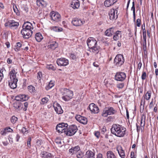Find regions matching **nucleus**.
I'll return each mask as SVG.
<instances>
[{
  "mask_svg": "<svg viewBox=\"0 0 158 158\" xmlns=\"http://www.w3.org/2000/svg\"><path fill=\"white\" fill-rule=\"evenodd\" d=\"M114 33L113 28L111 27L107 29L105 32V35L108 36H112Z\"/></svg>",
  "mask_w": 158,
  "mask_h": 158,
  "instance_id": "29",
  "label": "nucleus"
},
{
  "mask_svg": "<svg viewBox=\"0 0 158 158\" xmlns=\"http://www.w3.org/2000/svg\"><path fill=\"white\" fill-rule=\"evenodd\" d=\"M21 33L24 38L28 39L31 36L32 31L31 30L23 28L21 31Z\"/></svg>",
  "mask_w": 158,
  "mask_h": 158,
  "instance_id": "9",
  "label": "nucleus"
},
{
  "mask_svg": "<svg viewBox=\"0 0 158 158\" xmlns=\"http://www.w3.org/2000/svg\"><path fill=\"white\" fill-rule=\"evenodd\" d=\"M53 106L54 110L56 113L58 114H61L63 113V110L60 105L57 102L53 104Z\"/></svg>",
  "mask_w": 158,
  "mask_h": 158,
  "instance_id": "16",
  "label": "nucleus"
},
{
  "mask_svg": "<svg viewBox=\"0 0 158 158\" xmlns=\"http://www.w3.org/2000/svg\"><path fill=\"white\" fill-rule=\"evenodd\" d=\"M89 108L92 113L96 114L99 112V108L94 103L90 104Z\"/></svg>",
  "mask_w": 158,
  "mask_h": 158,
  "instance_id": "13",
  "label": "nucleus"
},
{
  "mask_svg": "<svg viewBox=\"0 0 158 158\" xmlns=\"http://www.w3.org/2000/svg\"><path fill=\"white\" fill-rule=\"evenodd\" d=\"M13 106L16 109L20 110L23 108V104L21 102H16L14 103Z\"/></svg>",
  "mask_w": 158,
  "mask_h": 158,
  "instance_id": "23",
  "label": "nucleus"
},
{
  "mask_svg": "<svg viewBox=\"0 0 158 158\" xmlns=\"http://www.w3.org/2000/svg\"><path fill=\"white\" fill-rule=\"evenodd\" d=\"M87 43L90 51L92 52L95 55L99 53L100 48L99 46L98 45L97 41L94 38L89 37L87 40Z\"/></svg>",
  "mask_w": 158,
  "mask_h": 158,
  "instance_id": "2",
  "label": "nucleus"
},
{
  "mask_svg": "<svg viewBox=\"0 0 158 158\" xmlns=\"http://www.w3.org/2000/svg\"><path fill=\"white\" fill-rule=\"evenodd\" d=\"M116 112V110L112 107H106L104 109L101 115L103 117H106L108 115L114 114Z\"/></svg>",
  "mask_w": 158,
  "mask_h": 158,
  "instance_id": "5",
  "label": "nucleus"
},
{
  "mask_svg": "<svg viewBox=\"0 0 158 158\" xmlns=\"http://www.w3.org/2000/svg\"><path fill=\"white\" fill-rule=\"evenodd\" d=\"M146 116L145 115L143 114L141 115V121L140 123V126L141 127L144 128L145 123Z\"/></svg>",
  "mask_w": 158,
  "mask_h": 158,
  "instance_id": "32",
  "label": "nucleus"
},
{
  "mask_svg": "<svg viewBox=\"0 0 158 158\" xmlns=\"http://www.w3.org/2000/svg\"><path fill=\"white\" fill-rule=\"evenodd\" d=\"M141 20L139 19H137L136 21V26L139 27L140 26Z\"/></svg>",
  "mask_w": 158,
  "mask_h": 158,
  "instance_id": "53",
  "label": "nucleus"
},
{
  "mask_svg": "<svg viewBox=\"0 0 158 158\" xmlns=\"http://www.w3.org/2000/svg\"><path fill=\"white\" fill-rule=\"evenodd\" d=\"M61 93L63 95L62 98L65 101H68L70 100L73 95V91L66 88L62 89Z\"/></svg>",
  "mask_w": 158,
  "mask_h": 158,
  "instance_id": "3",
  "label": "nucleus"
},
{
  "mask_svg": "<svg viewBox=\"0 0 158 158\" xmlns=\"http://www.w3.org/2000/svg\"><path fill=\"white\" fill-rule=\"evenodd\" d=\"M46 67L49 69H51L53 70H55L56 69V68L52 64L48 65Z\"/></svg>",
  "mask_w": 158,
  "mask_h": 158,
  "instance_id": "49",
  "label": "nucleus"
},
{
  "mask_svg": "<svg viewBox=\"0 0 158 158\" xmlns=\"http://www.w3.org/2000/svg\"><path fill=\"white\" fill-rule=\"evenodd\" d=\"M142 66V63L141 62V61H140V62L138 64V67L137 69H138L139 70L141 69Z\"/></svg>",
  "mask_w": 158,
  "mask_h": 158,
  "instance_id": "62",
  "label": "nucleus"
},
{
  "mask_svg": "<svg viewBox=\"0 0 158 158\" xmlns=\"http://www.w3.org/2000/svg\"><path fill=\"white\" fill-rule=\"evenodd\" d=\"M51 30L56 32H60L62 31L63 29L61 27H59L56 26H52L50 27Z\"/></svg>",
  "mask_w": 158,
  "mask_h": 158,
  "instance_id": "35",
  "label": "nucleus"
},
{
  "mask_svg": "<svg viewBox=\"0 0 158 158\" xmlns=\"http://www.w3.org/2000/svg\"><path fill=\"white\" fill-rule=\"evenodd\" d=\"M36 4L39 6H44L46 5V3L44 0H37Z\"/></svg>",
  "mask_w": 158,
  "mask_h": 158,
  "instance_id": "34",
  "label": "nucleus"
},
{
  "mask_svg": "<svg viewBox=\"0 0 158 158\" xmlns=\"http://www.w3.org/2000/svg\"><path fill=\"white\" fill-rule=\"evenodd\" d=\"M107 158H117L115 155L111 151H108L106 153Z\"/></svg>",
  "mask_w": 158,
  "mask_h": 158,
  "instance_id": "33",
  "label": "nucleus"
},
{
  "mask_svg": "<svg viewBox=\"0 0 158 158\" xmlns=\"http://www.w3.org/2000/svg\"><path fill=\"white\" fill-rule=\"evenodd\" d=\"M114 118H115L114 116H109L106 119V121L107 122L112 121Z\"/></svg>",
  "mask_w": 158,
  "mask_h": 158,
  "instance_id": "45",
  "label": "nucleus"
},
{
  "mask_svg": "<svg viewBox=\"0 0 158 158\" xmlns=\"http://www.w3.org/2000/svg\"><path fill=\"white\" fill-rule=\"evenodd\" d=\"M27 88L29 91L30 93H32L34 92L35 90V87L31 85L28 86Z\"/></svg>",
  "mask_w": 158,
  "mask_h": 158,
  "instance_id": "42",
  "label": "nucleus"
},
{
  "mask_svg": "<svg viewBox=\"0 0 158 158\" xmlns=\"http://www.w3.org/2000/svg\"><path fill=\"white\" fill-rule=\"evenodd\" d=\"M48 47L52 50H55L58 47V44L56 41H49L48 42Z\"/></svg>",
  "mask_w": 158,
  "mask_h": 158,
  "instance_id": "19",
  "label": "nucleus"
},
{
  "mask_svg": "<svg viewBox=\"0 0 158 158\" xmlns=\"http://www.w3.org/2000/svg\"><path fill=\"white\" fill-rule=\"evenodd\" d=\"M117 151H118V152L119 155V156L122 158H124L125 157V153L124 152V151L123 150L121 149L120 151H119L117 149Z\"/></svg>",
  "mask_w": 158,
  "mask_h": 158,
  "instance_id": "41",
  "label": "nucleus"
},
{
  "mask_svg": "<svg viewBox=\"0 0 158 158\" xmlns=\"http://www.w3.org/2000/svg\"><path fill=\"white\" fill-rule=\"evenodd\" d=\"M36 144L40 146L41 144V141L39 139L37 140Z\"/></svg>",
  "mask_w": 158,
  "mask_h": 158,
  "instance_id": "63",
  "label": "nucleus"
},
{
  "mask_svg": "<svg viewBox=\"0 0 158 158\" xmlns=\"http://www.w3.org/2000/svg\"><path fill=\"white\" fill-rule=\"evenodd\" d=\"M125 60L123 55L118 54L116 55L114 59L115 65L117 67H121L124 63Z\"/></svg>",
  "mask_w": 158,
  "mask_h": 158,
  "instance_id": "4",
  "label": "nucleus"
},
{
  "mask_svg": "<svg viewBox=\"0 0 158 158\" xmlns=\"http://www.w3.org/2000/svg\"><path fill=\"white\" fill-rule=\"evenodd\" d=\"M56 62L59 66H66L69 64V60L65 58H62L57 59Z\"/></svg>",
  "mask_w": 158,
  "mask_h": 158,
  "instance_id": "12",
  "label": "nucleus"
},
{
  "mask_svg": "<svg viewBox=\"0 0 158 158\" xmlns=\"http://www.w3.org/2000/svg\"><path fill=\"white\" fill-rule=\"evenodd\" d=\"M35 38L37 41L40 42L43 39V37L40 33H36L35 35Z\"/></svg>",
  "mask_w": 158,
  "mask_h": 158,
  "instance_id": "31",
  "label": "nucleus"
},
{
  "mask_svg": "<svg viewBox=\"0 0 158 158\" xmlns=\"http://www.w3.org/2000/svg\"><path fill=\"white\" fill-rule=\"evenodd\" d=\"M118 7H117L115 10L114 9H112L109 13L110 19L111 20L116 19L118 16L117 14L118 10Z\"/></svg>",
  "mask_w": 158,
  "mask_h": 158,
  "instance_id": "11",
  "label": "nucleus"
},
{
  "mask_svg": "<svg viewBox=\"0 0 158 158\" xmlns=\"http://www.w3.org/2000/svg\"><path fill=\"white\" fill-rule=\"evenodd\" d=\"M151 95V91H147V93L144 96V98L147 100H148L150 99Z\"/></svg>",
  "mask_w": 158,
  "mask_h": 158,
  "instance_id": "38",
  "label": "nucleus"
},
{
  "mask_svg": "<svg viewBox=\"0 0 158 158\" xmlns=\"http://www.w3.org/2000/svg\"><path fill=\"white\" fill-rule=\"evenodd\" d=\"M68 125L67 123H62L58 124L56 127V129L59 133H65L66 128L68 127Z\"/></svg>",
  "mask_w": 158,
  "mask_h": 158,
  "instance_id": "7",
  "label": "nucleus"
},
{
  "mask_svg": "<svg viewBox=\"0 0 158 158\" xmlns=\"http://www.w3.org/2000/svg\"><path fill=\"white\" fill-rule=\"evenodd\" d=\"M79 151H80V147L78 146L72 147L69 150V153L73 155V154H76Z\"/></svg>",
  "mask_w": 158,
  "mask_h": 158,
  "instance_id": "20",
  "label": "nucleus"
},
{
  "mask_svg": "<svg viewBox=\"0 0 158 158\" xmlns=\"http://www.w3.org/2000/svg\"><path fill=\"white\" fill-rule=\"evenodd\" d=\"M23 28L31 30L32 29H33L32 24L28 22H25L23 26Z\"/></svg>",
  "mask_w": 158,
  "mask_h": 158,
  "instance_id": "26",
  "label": "nucleus"
},
{
  "mask_svg": "<svg viewBox=\"0 0 158 158\" xmlns=\"http://www.w3.org/2000/svg\"><path fill=\"white\" fill-rule=\"evenodd\" d=\"M23 88H24L27 84V80L26 79H23Z\"/></svg>",
  "mask_w": 158,
  "mask_h": 158,
  "instance_id": "52",
  "label": "nucleus"
},
{
  "mask_svg": "<svg viewBox=\"0 0 158 158\" xmlns=\"http://www.w3.org/2000/svg\"><path fill=\"white\" fill-rule=\"evenodd\" d=\"M28 99V96L24 94H20L16 96L15 97V100L18 102H20V101L23 102L27 100Z\"/></svg>",
  "mask_w": 158,
  "mask_h": 158,
  "instance_id": "15",
  "label": "nucleus"
},
{
  "mask_svg": "<svg viewBox=\"0 0 158 158\" xmlns=\"http://www.w3.org/2000/svg\"><path fill=\"white\" fill-rule=\"evenodd\" d=\"M84 22L81 19L77 18L73 19L72 21V23L73 24L76 26H79L82 25L84 24Z\"/></svg>",
  "mask_w": 158,
  "mask_h": 158,
  "instance_id": "17",
  "label": "nucleus"
},
{
  "mask_svg": "<svg viewBox=\"0 0 158 158\" xmlns=\"http://www.w3.org/2000/svg\"><path fill=\"white\" fill-rule=\"evenodd\" d=\"M15 7H14V6H13V10H14V12L16 13V15H20V12L18 9V8H17L16 6H15Z\"/></svg>",
  "mask_w": 158,
  "mask_h": 158,
  "instance_id": "47",
  "label": "nucleus"
},
{
  "mask_svg": "<svg viewBox=\"0 0 158 158\" xmlns=\"http://www.w3.org/2000/svg\"><path fill=\"white\" fill-rule=\"evenodd\" d=\"M76 155L77 158H82L84 155L83 153L81 150L79 151Z\"/></svg>",
  "mask_w": 158,
  "mask_h": 158,
  "instance_id": "40",
  "label": "nucleus"
},
{
  "mask_svg": "<svg viewBox=\"0 0 158 158\" xmlns=\"http://www.w3.org/2000/svg\"><path fill=\"white\" fill-rule=\"evenodd\" d=\"M117 0H106L104 2L105 6L108 7L113 5Z\"/></svg>",
  "mask_w": 158,
  "mask_h": 158,
  "instance_id": "22",
  "label": "nucleus"
},
{
  "mask_svg": "<svg viewBox=\"0 0 158 158\" xmlns=\"http://www.w3.org/2000/svg\"><path fill=\"white\" fill-rule=\"evenodd\" d=\"M146 76L147 75L146 73L145 72H143L141 76V78L142 80H145L146 78Z\"/></svg>",
  "mask_w": 158,
  "mask_h": 158,
  "instance_id": "55",
  "label": "nucleus"
},
{
  "mask_svg": "<svg viewBox=\"0 0 158 158\" xmlns=\"http://www.w3.org/2000/svg\"><path fill=\"white\" fill-rule=\"evenodd\" d=\"M117 87L119 89H122L124 86V84L123 83L118 84L116 85Z\"/></svg>",
  "mask_w": 158,
  "mask_h": 158,
  "instance_id": "50",
  "label": "nucleus"
},
{
  "mask_svg": "<svg viewBox=\"0 0 158 158\" xmlns=\"http://www.w3.org/2000/svg\"><path fill=\"white\" fill-rule=\"evenodd\" d=\"M142 29H143V38L144 41L146 42V31L145 28V23H144L142 26Z\"/></svg>",
  "mask_w": 158,
  "mask_h": 158,
  "instance_id": "36",
  "label": "nucleus"
},
{
  "mask_svg": "<svg viewBox=\"0 0 158 158\" xmlns=\"http://www.w3.org/2000/svg\"><path fill=\"white\" fill-rule=\"evenodd\" d=\"M5 130H6V131H7V132H12V131H13V130L12 129H11V128H10L9 127H6L5 128Z\"/></svg>",
  "mask_w": 158,
  "mask_h": 158,
  "instance_id": "59",
  "label": "nucleus"
},
{
  "mask_svg": "<svg viewBox=\"0 0 158 158\" xmlns=\"http://www.w3.org/2000/svg\"><path fill=\"white\" fill-rule=\"evenodd\" d=\"M42 77V74L41 72H39L37 73V78L40 80L41 77Z\"/></svg>",
  "mask_w": 158,
  "mask_h": 158,
  "instance_id": "54",
  "label": "nucleus"
},
{
  "mask_svg": "<svg viewBox=\"0 0 158 158\" xmlns=\"http://www.w3.org/2000/svg\"><path fill=\"white\" fill-rule=\"evenodd\" d=\"M153 99H152V101L150 102L149 105V109L152 108L153 106Z\"/></svg>",
  "mask_w": 158,
  "mask_h": 158,
  "instance_id": "60",
  "label": "nucleus"
},
{
  "mask_svg": "<svg viewBox=\"0 0 158 158\" xmlns=\"http://www.w3.org/2000/svg\"><path fill=\"white\" fill-rule=\"evenodd\" d=\"M18 81L17 79H15L14 80L11 79L10 81H9V85L10 87L12 89L15 88L17 86V83Z\"/></svg>",
  "mask_w": 158,
  "mask_h": 158,
  "instance_id": "21",
  "label": "nucleus"
},
{
  "mask_svg": "<svg viewBox=\"0 0 158 158\" xmlns=\"http://www.w3.org/2000/svg\"><path fill=\"white\" fill-rule=\"evenodd\" d=\"M119 36L121 37V31H117L114 33L113 38L114 40L116 41L119 39Z\"/></svg>",
  "mask_w": 158,
  "mask_h": 158,
  "instance_id": "30",
  "label": "nucleus"
},
{
  "mask_svg": "<svg viewBox=\"0 0 158 158\" xmlns=\"http://www.w3.org/2000/svg\"><path fill=\"white\" fill-rule=\"evenodd\" d=\"M95 154L91 151L89 150L86 152L85 158H95Z\"/></svg>",
  "mask_w": 158,
  "mask_h": 158,
  "instance_id": "25",
  "label": "nucleus"
},
{
  "mask_svg": "<svg viewBox=\"0 0 158 158\" xmlns=\"http://www.w3.org/2000/svg\"><path fill=\"white\" fill-rule=\"evenodd\" d=\"M22 131L24 134H27L28 133V130L26 127H23L22 128Z\"/></svg>",
  "mask_w": 158,
  "mask_h": 158,
  "instance_id": "46",
  "label": "nucleus"
},
{
  "mask_svg": "<svg viewBox=\"0 0 158 158\" xmlns=\"http://www.w3.org/2000/svg\"><path fill=\"white\" fill-rule=\"evenodd\" d=\"M106 131V127L105 126L103 127L101 129V132L102 134H104V133Z\"/></svg>",
  "mask_w": 158,
  "mask_h": 158,
  "instance_id": "57",
  "label": "nucleus"
},
{
  "mask_svg": "<svg viewBox=\"0 0 158 158\" xmlns=\"http://www.w3.org/2000/svg\"><path fill=\"white\" fill-rule=\"evenodd\" d=\"M7 63L9 64L12 63V60L10 58H8L7 59Z\"/></svg>",
  "mask_w": 158,
  "mask_h": 158,
  "instance_id": "64",
  "label": "nucleus"
},
{
  "mask_svg": "<svg viewBox=\"0 0 158 158\" xmlns=\"http://www.w3.org/2000/svg\"><path fill=\"white\" fill-rule=\"evenodd\" d=\"M22 45L20 42H18L16 44V45L15 46L14 49L16 51H19L20 47H21Z\"/></svg>",
  "mask_w": 158,
  "mask_h": 158,
  "instance_id": "39",
  "label": "nucleus"
},
{
  "mask_svg": "<svg viewBox=\"0 0 158 158\" xmlns=\"http://www.w3.org/2000/svg\"><path fill=\"white\" fill-rule=\"evenodd\" d=\"M22 102L23 104V106H24V107L23 108V110L24 111H25L27 110V108L28 105V103L27 102Z\"/></svg>",
  "mask_w": 158,
  "mask_h": 158,
  "instance_id": "48",
  "label": "nucleus"
},
{
  "mask_svg": "<svg viewBox=\"0 0 158 158\" xmlns=\"http://www.w3.org/2000/svg\"><path fill=\"white\" fill-rule=\"evenodd\" d=\"M3 72V69H1L0 71V77H1V80L3 78V74L2 73Z\"/></svg>",
  "mask_w": 158,
  "mask_h": 158,
  "instance_id": "58",
  "label": "nucleus"
},
{
  "mask_svg": "<svg viewBox=\"0 0 158 158\" xmlns=\"http://www.w3.org/2000/svg\"><path fill=\"white\" fill-rule=\"evenodd\" d=\"M7 132V131H6V130H5V128L4 130H2L1 131V134L2 135H5L6 134V133Z\"/></svg>",
  "mask_w": 158,
  "mask_h": 158,
  "instance_id": "56",
  "label": "nucleus"
},
{
  "mask_svg": "<svg viewBox=\"0 0 158 158\" xmlns=\"http://www.w3.org/2000/svg\"><path fill=\"white\" fill-rule=\"evenodd\" d=\"M76 120L83 124H86L88 122L87 118L80 115H77L75 117Z\"/></svg>",
  "mask_w": 158,
  "mask_h": 158,
  "instance_id": "14",
  "label": "nucleus"
},
{
  "mask_svg": "<svg viewBox=\"0 0 158 158\" xmlns=\"http://www.w3.org/2000/svg\"><path fill=\"white\" fill-rule=\"evenodd\" d=\"M126 75L123 72H118L116 73L114 76V79L117 81H123L126 79Z\"/></svg>",
  "mask_w": 158,
  "mask_h": 158,
  "instance_id": "8",
  "label": "nucleus"
},
{
  "mask_svg": "<svg viewBox=\"0 0 158 158\" xmlns=\"http://www.w3.org/2000/svg\"><path fill=\"white\" fill-rule=\"evenodd\" d=\"M18 118L15 116H13L10 119V120L11 123L13 124L15 123L16 121L18 120Z\"/></svg>",
  "mask_w": 158,
  "mask_h": 158,
  "instance_id": "43",
  "label": "nucleus"
},
{
  "mask_svg": "<svg viewBox=\"0 0 158 158\" xmlns=\"http://www.w3.org/2000/svg\"><path fill=\"white\" fill-rule=\"evenodd\" d=\"M77 130L78 129L76 125H72L69 126L68 128H66L65 134L68 136H71L74 135Z\"/></svg>",
  "mask_w": 158,
  "mask_h": 158,
  "instance_id": "6",
  "label": "nucleus"
},
{
  "mask_svg": "<svg viewBox=\"0 0 158 158\" xmlns=\"http://www.w3.org/2000/svg\"><path fill=\"white\" fill-rule=\"evenodd\" d=\"M48 100V99L46 97H45L42 99L41 101V104H44L45 103L47 102Z\"/></svg>",
  "mask_w": 158,
  "mask_h": 158,
  "instance_id": "44",
  "label": "nucleus"
},
{
  "mask_svg": "<svg viewBox=\"0 0 158 158\" xmlns=\"http://www.w3.org/2000/svg\"><path fill=\"white\" fill-rule=\"evenodd\" d=\"M79 6V2L78 0H73L71 4V6L74 9L78 8Z\"/></svg>",
  "mask_w": 158,
  "mask_h": 158,
  "instance_id": "24",
  "label": "nucleus"
},
{
  "mask_svg": "<svg viewBox=\"0 0 158 158\" xmlns=\"http://www.w3.org/2000/svg\"><path fill=\"white\" fill-rule=\"evenodd\" d=\"M70 57L72 59H73L74 60L76 59V56L74 54H71Z\"/></svg>",
  "mask_w": 158,
  "mask_h": 158,
  "instance_id": "61",
  "label": "nucleus"
},
{
  "mask_svg": "<svg viewBox=\"0 0 158 158\" xmlns=\"http://www.w3.org/2000/svg\"><path fill=\"white\" fill-rule=\"evenodd\" d=\"M31 137H29L28 139V140L27 141V146L29 148H30L31 146Z\"/></svg>",
  "mask_w": 158,
  "mask_h": 158,
  "instance_id": "51",
  "label": "nucleus"
},
{
  "mask_svg": "<svg viewBox=\"0 0 158 158\" xmlns=\"http://www.w3.org/2000/svg\"><path fill=\"white\" fill-rule=\"evenodd\" d=\"M110 130L112 134L117 137H121L124 136L126 129L122 125L117 124H113Z\"/></svg>",
  "mask_w": 158,
  "mask_h": 158,
  "instance_id": "1",
  "label": "nucleus"
},
{
  "mask_svg": "<svg viewBox=\"0 0 158 158\" xmlns=\"http://www.w3.org/2000/svg\"><path fill=\"white\" fill-rule=\"evenodd\" d=\"M131 10L133 11V21L135 22V2L134 1L132 2V6L131 8Z\"/></svg>",
  "mask_w": 158,
  "mask_h": 158,
  "instance_id": "37",
  "label": "nucleus"
},
{
  "mask_svg": "<svg viewBox=\"0 0 158 158\" xmlns=\"http://www.w3.org/2000/svg\"><path fill=\"white\" fill-rule=\"evenodd\" d=\"M9 24V27L12 29H16L19 26V23L13 20H10L8 21Z\"/></svg>",
  "mask_w": 158,
  "mask_h": 158,
  "instance_id": "18",
  "label": "nucleus"
},
{
  "mask_svg": "<svg viewBox=\"0 0 158 158\" xmlns=\"http://www.w3.org/2000/svg\"><path fill=\"white\" fill-rule=\"evenodd\" d=\"M16 72L14 69H13L9 73V75L11 80H14L15 79H17L16 78Z\"/></svg>",
  "mask_w": 158,
  "mask_h": 158,
  "instance_id": "27",
  "label": "nucleus"
},
{
  "mask_svg": "<svg viewBox=\"0 0 158 158\" xmlns=\"http://www.w3.org/2000/svg\"><path fill=\"white\" fill-rule=\"evenodd\" d=\"M41 156L44 158H50L52 157L51 154L45 151L42 152L40 154Z\"/></svg>",
  "mask_w": 158,
  "mask_h": 158,
  "instance_id": "28",
  "label": "nucleus"
},
{
  "mask_svg": "<svg viewBox=\"0 0 158 158\" xmlns=\"http://www.w3.org/2000/svg\"><path fill=\"white\" fill-rule=\"evenodd\" d=\"M50 15L51 19L55 22H57L60 21V15L57 12L52 11L50 12Z\"/></svg>",
  "mask_w": 158,
  "mask_h": 158,
  "instance_id": "10",
  "label": "nucleus"
}]
</instances>
